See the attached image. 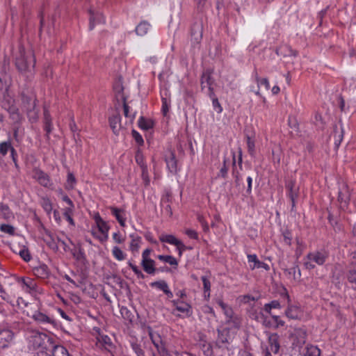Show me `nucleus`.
I'll return each instance as SVG.
<instances>
[{
	"mask_svg": "<svg viewBox=\"0 0 356 356\" xmlns=\"http://www.w3.org/2000/svg\"><path fill=\"white\" fill-rule=\"evenodd\" d=\"M35 65V57L32 50L20 49L15 59V66L18 71L24 74H32Z\"/></svg>",
	"mask_w": 356,
	"mask_h": 356,
	"instance_id": "1",
	"label": "nucleus"
},
{
	"mask_svg": "<svg viewBox=\"0 0 356 356\" xmlns=\"http://www.w3.org/2000/svg\"><path fill=\"white\" fill-rule=\"evenodd\" d=\"M329 257V253L325 250H315L309 252L304 261V266L307 270H313L316 265L323 266Z\"/></svg>",
	"mask_w": 356,
	"mask_h": 356,
	"instance_id": "2",
	"label": "nucleus"
},
{
	"mask_svg": "<svg viewBox=\"0 0 356 356\" xmlns=\"http://www.w3.org/2000/svg\"><path fill=\"white\" fill-rule=\"evenodd\" d=\"M92 217L95 222L98 231L101 233V235H97L95 231L92 230V235L101 242L106 241L108 238L110 226L105 220H103L99 212H94Z\"/></svg>",
	"mask_w": 356,
	"mask_h": 356,
	"instance_id": "3",
	"label": "nucleus"
},
{
	"mask_svg": "<svg viewBox=\"0 0 356 356\" xmlns=\"http://www.w3.org/2000/svg\"><path fill=\"white\" fill-rule=\"evenodd\" d=\"M92 330L96 339V346L102 350L112 353L115 350V346L112 342L111 339L108 335L103 334L101 329L98 327H94Z\"/></svg>",
	"mask_w": 356,
	"mask_h": 356,
	"instance_id": "4",
	"label": "nucleus"
},
{
	"mask_svg": "<svg viewBox=\"0 0 356 356\" xmlns=\"http://www.w3.org/2000/svg\"><path fill=\"white\" fill-rule=\"evenodd\" d=\"M18 283L20 284L24 291L29 293L32 296L42 294L44 292L43 289L33 278L29 277H21L18 280Z\"/></svg>",
	"mask_w": 356,
	"mask_h": 356,
	"instance_id": "5",
	"label": "nucleus"
},
{
	"mask_svg": "<svg viewBox=\"0 0 356 356\" xmlns=\"http://www.w3.org/2000/svg\"><path fill=\"white\" fill-rule=\"evenodd\" d=\"M217 302L226 316L227 323L231 324L235 328L240 327L241 323V318L234 314L232 308L225 304L222 300H218Z\"/></svg>",
	"mask_w": 356,
	"mask_h": 356,
	"instance_id": "6",
	"label": "nucleus"
},
{
	"mask_svg": "<svg viewBox=\"0 0 356 356\" xmlns=\"http://www.w3.org/2000/svg\"><path fill=\"white\" fill-rule=\"evenodd\" d=\"M351 192L348 186L342 182L339 184L337 201L339 204V208L342 210L348 209L350 200Z\"/></svg>",
	"mask_w": 356,
	"mask_h": 356,
	"instance_id": "7",
	"label": "nucleus"
},
{
	"mask_svg": "<svg viewBox=\"0 0 356 356\" xmlns=\"http://www.w3.org/2000/svg\"><path fill=\"white\" fill-rule=\"evenodd\" d=\"M31 318L39 325L44 326L50 325L53 327H55L57 325L56 321L53 316L43 312L41 310L34 311Z\"/></svg>",
	"mask_w": 356,
	"mask_h": 356,
	"instance_id": "8",
	"label": "nucleus"
},
{
	"mask_svg": "<svg viewBox=\"0 0 356 356\" xmlns=\"http://www.w3.org/2000/svg\"><path fill=\"white\" fill-rule=\"evenodd\" d=\"M152 249L146 248L142 252L141 266L145 273L154 275L156 272L155 261L150 257Z\"/></svg>",
	"mask_w": 356,
	"mask_h": 356,
	"instance_id": "9",
	"label": "nucleus"
},
{
	"mask_svg": "<svg viewBox=\"0 0 356 356\" xmlns=\"http://www.w3.org/2000/svg\"><path fill=\"white\" fill-rule=\"evenodd\" d=\"M284 291L285 292L284 293L283 296L286 299L288 303L287 308L284 312L285 316L289 319H298L302 314V310L300 307L291 304L290 296L286 289H284Z\"/></svg>",
	"mask_w": 356,
	"mask_h": 356,
	"instance_id": "10",
	"label": "nucleus"
},
{
	"mask_svg": "<svg viewBox=\"0 0 356 356\" xmlns=\"http://www.w3.org/2000/svg\"><path fill=\"white\" fill-rule=\"evenodd\" d=\"M171 303L172 306L175 307V309L172 312V314H176L175 311H177L180 314L188 317L191 316L193 314V309L191 305L188 302H185L184 300H171Z\"/></svg>",
	"mask_w": 356,
	"mask_h": 356,
	"instance_id": "11",
	"label": "nucleus"
},
{
	"mask_svg": "<svg viewBox=\"0 0 356 356\" xmlns=\"http://www.w3.org/2000/svg\"><path fill=\"white\" fill-rule=\"evenodd\" d=\"M15 334L12 330L3 327L0 328V350L8 348L14 341Z\"/></svg>",
	"mask_w": 356,
	"mask_h": 356,
	"instance_id": "12",
	"label": "nucleus"
},
{
	"mask_svg": "<svg viewBox=\"0 0 356 356\" xmlns=\"http://www.w3.org/2000/svg\"><path fill=\"white\" fill-rule=\"evenodd\" d=\"M213 83L214 80L212 78V71L210 70H207L206 71L203 72L201 76V89L202 90H204L206 88H207L209 96H213Z\"/></svg>",
	"mask_w": 356,
	"mask_h": 356,
	"instance_id": "13",
	"label": "nucleus"
},
{
	"mask_svg": "<svg viewBox=\"0 0 356 356\" xmlns=\"http://www.w3.org/2000/svg\"><path fill=\"white\" fill-rule=\"evenodd\" d=\"M33 173V178L37 180L41 186L45 188H50L53 185L49 176L41 169L34 168Z\"/></svg>",
	"mask_w": 356,
	"mask_h": 356,
	"instance_id": "14",
	"label": "nucleus"
},
{
	"mask_svg": "<svg viewBox=\"0 0 356 356\" xmlns=\"http://www.w3.org/2000/svg\"><path fill=\"white\" fill-rule=\"evenodd\" d=\"M9 65V61L6 58L3 60V64L0 72V91H8L11 86V79L6 73V67Z\"/></svg>",
	"mask_w": 356,
	"mask_h": 356,
	"instance_id": "15",
	"label": "nucleus"
},
{
	"mask_svg": "<svg viewBox=\"0 0 356 356\" xmlns=\"http://www.w3.org/2000/svg\"><path fill=\"white\" fill-rule=\"evenodd\" d=\"M111 214L115 218L121 227L126 226L127 211L124 209L115 207H109Z\"/></svg>",
	"mask_w": 356,
	"mask_h": 356,
	"instance_id": "16",
	"label": "nucleus"
},
{
	"mask_svg": "<svg viewBox=\"0 0 356 356\" xmlns=\"http://www.w3.org/2000/svg\"><path fill=\"white\" fill-rule=\"evenodd\" d=\"M268 346L266 348L272 351L274 354L279 353L280 345V336L277 333H267Z\"/></svg>",
	"mask_w": 356,
	"mask_h": 356,
	"instance_id": "17",
	"label": "nucleus"
},
{
	"mask_svg": "<svg viewBox=\"0 0 356 356\" xmlns=\"http://www.w3.org/2000/svg\"><path fill=\"white\" fill-rule=\"evenodd\" d=\"M202 25L201 23L195 22L193 24L191 29V42L194 44H199L202 38Z\"/></svg>",
	"mask_w": 356,
	"mask_h": 356,
	"instance_id": "18",
	"label": "nucleus"
},
{
	"mask_svg": "<svg viewBox=\"0 0 356 356\" xmlns=\"http://www.w3.org/2000/svg\"><path fill=\"white\" fill-rule=\"evenodd\" d=\"M90 13V18H89V30L92 31L94 29L95 26L97 24H105L106 19L102 13L97 11L95 12L92 10L89 11Z\"/></svg>",
	"mask_w": 356,
	"mask_h": 356,
	"instance_id": "19",
	"label": "nucleus"
},
{
	"mask_svg": "<svg viewBox=\"0 0 356 356\" xmlns=\"http://www.w3.org/2000/svg\"><path fill=\"white\" fill-rule=\"evenodd\" d=\"M247 258L251 270H254L256 268H263L266 271L270 270L269 265L265 262L259 261L257 254H248Z\"/></svg>",
	"mask_w": 356,
	"mask_h": 356,
	"instance_id": "20",
	"label": "nucleus"
},
{
	"mask_svg": "<svg viewBox=\"0 0 356 356\" xmlns=\"http://www.w3.org/2000/svg\"><path fill=\"white\" fill-rule=\"evenodd\" d=\"M45 236L43 238V241L45 242L47 245L54 252H57L59 250L58 238L56 237L51 232L47 229L44 230Z\"/></svg>",
	"mask_w": 356,
	"mask_h": 356,
	"instance_id": "21",
	"label": "nucleus"
},
{
	"mask_svg": "<svg viewBox=\"0 0 356 356\" xmlns=\"http://www.w3.org/2000/svg\"><path fill=\"white\" fill-rule=\"evenodd\" d=\"M43 124L44 130L46 132L45 136L47 140L50 138V134L52 132L54 127L52 123V118L49 110L47 108H44L43 112Z\"/></svg>",
	"mask_w": 356,
	"mask_h": 356,
	"instance_id": "22",
	"label": "nucleus"
},
{
	"mask_svg": "<svg viewBox=\"0 0 356 356\" xmlns=\"http://www.w3.org/2000/svg\"><path fill=\"white\" fill-rule=\"evenodd\" d=\"M131 241L129 243V250L131 252L134 256H136L140 248L142 243V238L138 234L133 233L129 234Z\"/></svg>",
	"mask_w": 356,
	"mask_h": 356,
	"instance_id": "23",
	"label": "nucleus"
},
{
	"mask_svg": "<svg viewBox=\"0 0 356 356\" xmlns=\"http://www.w3.org/2000/svg\"><path fill=\"white\" fill-rule=\"evenodd\" d=\"M171 200L170 193L167 192L165 195L161 197V211L168 217H171L172 216V210L171 206L170 204Z\"/></svg>",
	"mask_w": 356,
	"mask_h": 356,
	"instance_id": "24",
	"label": "nucleus"
},
{
	"mask_svg": "<svg viewBox=\"0 0 356 356\" xmlns=\"http://www.w3.org/2000/svg\"><path fill=\"white\" fill-rule=\"evenodd\" d=\"M147 330L152 342L153 343L157 350L159 352L164 350V346L161 340V336L158 333L154 332L152 328L150 326H148Z\"/></svg>",
	"mask_w": 356,
	"mask_h": 356,
	"instance_id": "25",
	"label": "nucleus"
},
{
	"mask_svg": "<svg viewBox=\"0 0 356 356\" xmlns=\"http://www.w3.org/2000/svg\"><path fill=\"white\" fill-rule=\"evenodd\" d=\"M34 275L42 280L48 279L51 275V271L49 267L44 264H40L33 268Z\"/></svg>",
	"mask_w": 356,
	"mask_h": 356,
	"instance_id": "26",
	"label": "nucleus"
},
{
	"mask_svg": "<svg viewBox=\"0 0 356 356\" xmlns=\"http://www.w3.org/2000/svg\"><path fill=\"white\" fill-rule=\"evenodd\" d=\"M295 340L297 346H302L307 341V333L304 327H298L294 329Z\"/></svg>",
	"mask_w": 356,
	"mask_h": 356,
	"instance_id": "27",
	"label": "nucleus"
},
{
	"mask_svg": "<svg viewBox=\"0 0 356 356\" xmlns=\"http://www.w3.org/2000/svg\"><path fill=\"white\" fill-rule=\"evenodd\" d=\"M275 53L278 56H282L283 57H287V56L296 57L298 54V53L296 50L293 49L292 47L288 44L281 45L279 48H277L276 49Z\"/></svg>",
	"mask_w": 356,
	"mask_h": 356,
	"instance_id": "28",
	"label": "nucleus"
},
{
	"mask_svg": "<svg viewBox=\"0 0 356 356\" xmlns=\"http://www.w3.org/2000/svg\"><path fill=\"white\" fill-rule=\"evenodd\" d=\"M150 286L162 291L167 296L168 298H172L173 297V293L165 280L153 282L150 284Z\"/></svg>",
	"mask_w": 356,
	"mask_h": 356,
	"instance_id": "29",
	"label": "nucleus"
},
{
	"mask_svg": "<svg viewBox=\"0 0 356 356\" xmlns=\"http://www.w3.org/2000/svg\"><path fill=\"white\" fill-rule=\"evenodd\" d=\"M109 124L115 134H118V131L120 129L121 117L119 113H116L111 116L108 119Z\"/></svg>",
	"mask_w": 356,
	"mask_h": 356,
	"instance_id": "30",
	"label": "nucleus"
},
{
	"mask_svg": "<svg viewBox=\"0 0 356 356\" xmlns=\"http://www.w3.org/2000/svg\"><path fill=\"white\" fill-rule=\"evenodd\" d=\"M167 168L171 173H176L177 171V161L174 152H170V155L165 159Z\"/></svg>",
	"mask_w": 356,
	"mask_h": 356,
	"instance_id": "31",
	"label": "nucleus"
},
{
	"mask_svg": "<svg viewBox=\"0 0 356 356\" xmlns=\"http://www.w3.org/2000/svg\"><path fill=\"white\" fill-rule=\"evenodd\" d=\"M199 346L205 356L213 355V348L210 343H208L205 339L204 337L202 336L199 340Z\"/></svg>",
	"mask_w": 356,
	"mask_h": 356,
	"instance_id": "32",
	"label": "nucleus"
},
{
	"mask_svg": "<svg viewBox=\"0 0 356 356\" xmlns=\"http://www.w3.org/2000/svg\"><path fill=\"white\" fill-rule=\"evenodd\" d=\"M150 24L145 20L141 21L136 27L135 31L139 36L146 35L150 29Z\"/></svg>",
	"mask_w": 356,
	"mask_h": 356,
	"instance_id": "33",
	"label": "nucleus"
},
{
	"mask_svg": "<svg viewBox=\"0 0 356 356\" xmlns=\"http://www.w3.org/2000/svg\"><path fill=\"white\" fill-rule=\"evenodd\" d=\"M286 188L289 191V197L290 200H291V207L293 209L296 206V200L298 197V193L294 189L295 183L293 181H290L289 183H288L286 184Z\"/></svg>",
	"mask_w": 356,
	"mask_h": 356,
	"instance_id": "34",
	"label": "nucleus"
},
{
	"mask_svg": "<svg viewBox=\"0 0 356 356\" xmlns=\"http://www.w3.org/2000/svg\"><path fill=\"white\" fill-rule=\"evenodd\" d=\"M159 240L162 243H169L175 246H177L180 241V240L177 238L174 235L165 234H162L159 236Z\"/></svg>",
	"mask_w": 356,
	"mask_h": 356,
	"instance_id": "35",
	"label": "nucleus"
},
{
	"mask_svg": "<svg viewBox=\"0 0 356 356\" xmlns=\"http://www.w3.org/2000/svg\"><path fill=\"white\" fill-rule=\"evenodd\" d=\"M50 354L51 356H71L67 348L61 345L54 346Z\"/></svg>",
	"mask_w": 356,
	"mask_h": 356,
	"instance_id": "36",
	"label": "nucleus"
},
{
	"mask_svg": "<svg viewBox=\"0 0 356 356\" xmlns=\"http://www.w3.org/2000/svg\"><path fill=\"white\" fill-rule=\"evenodd\" d=\"M232 164H233V170H232V175L234 178V181L236 184V186H238L241 184L242 181V177L241 176L238 171L235 170L236 167V153L235 152H232Z\"/></svg>",
	"mask_w": 356,
	"mask_h": 356,
	"instance_id": "37",
	"label": "nucleus"
},
{
	"mask_svg": "<svg viewBox=\"0 0 356 356\" xmlns=\"http://www.w3.org/2000/svg\"><path fill=\"white\" fill-rule=\"evenodd\" d=\"M138 127L143 130H149L154 126L153 121L141 116L138 120Z\"/></svg>",
	"mask_w": 356,
	"mask_h": 356,
	"instance_id": "38",
	"label": "nucleus"
},
{
	"mask_svg": "<svg viewBox=\"0 0 356 356\" xmlns=\"http://www.w3.org/2000/svg\"><path fill=\"white\" fill-rule=\"evenodd\" d=\"M120 312L122 318L127 322L131 323L134 319V315L127 307H121Z\"/></svg>",
	"mask_w": 356,
	"mask_h": 356,
	"instance_id": "39",
	"label": "nucleus"
},
{
	"mask_svg": "<svg viewBox=\"0 0 356 356\" xmlns=\"http://www.w3.org/2000/svg\"><path fill=\"white\" fill-rule=\"evenodd\" d=\"M9 151L10 153L14 152V147H13L10 140L4 141L0 143V154L2 156L6 155Z\"/></svg>",
	"mask_w": 356,
	"mask_h": 356,
	"instance_id": "40",
	"label": "nucleus"
},
{
	"mask_svg": "<svg viewBox=\"0 0 356 356\" xmlns=\"http://www.w3.org/2000/svg\"><path fill=\"white\" fill-rule=\"evenodd\" d=\"M321 349L317 346L308 344L306 346L305 356H321Z\"/></svg>",
	"mask_w": 356,
	"mask_h": 356,
	"instance_id": "41",
	"label": "nucleus"
},
{
	"mask_svg": "<svg viewBox=\"0 0 356 356\" xmlns=\"http://www.w3.org/2000/svg\"><path fill=\"white\" fill-rule=\"evenodd\" d=\"M40 204L48 215H49L51 213L53 210V206L52 202L49 197H42L41 198Z\"/></svg>",
	"mask_w": 356,
	"mask_h": 356,
	"instance_id": "42",
	"label": "nucleus"
},
{
	"mask_svg": "<svg viewBox=\"0 0 356 356\" xmlns=\"http://www.w3.org/2000/svg\"><path fill=\"white\" fill-rule=\"evenodd\" d=\"M254 76L259 88L264 86L267 90L270 89V83L267 78H260L256 70L254 72Z\"/></svg>",
	"mask_w": 356,
	"mask_h": 356,
	"instance_id": "43",
	"label": "nucleus"
},
{
	"mask_svg": "<svg viewBox=\"0 0 356 356\" xmlns=\"http://www.w3.org/2000/svg\"><path fill=\"white\" fill-rule=\"evenodd\" d=\"M112 254L118 261H123L126 259L127 254L118 246H114L112 249Z\"/></svg>",
	"mask_w": 356,
	"mask_h": 356,
	"instance_id": "44",
	"label": "nucleus"
},
{
	"mask_svg": "<svg viewBox=\"0 0 356 356\" xmlns=\"http://www.w3.org/2000/svg\"><path fill=\"white\" fill-rule=\"evenodd\" d=\"M157 258L159 260L168 263L171 266H177L178 265L177 260L172 255L159 254L157 256Z\"/></svg>",
	"mask_w": 356,
	"mask_h": 356,
	"instance_id": "45",
	"label": "nucleus"
},
{
	"mask_svg": "<svg viewBox=\"0 0 356 356\" xmlns=\"http://www.w3.org/2000/svg\"><path fill=\"white\" fill-rule=\"evenodd\" d=\"M281 308H282L281 304L277 300H274L270 301L268 303H266L264 307L265 312H266L268 314L271 313L272 309H281Z\"/></svg>",
	"mask_w": 356,
	"mask_h": 356,
	"instance_id": "46",
	"label": "nucleus"
},
{
	"mask_svg": "<svg viewBox=\"0 0 356 356\" xmlns=\"http://www.w3.org/2000/svg\"><path fill=\"white\" fill-rule=\"evenodd\" d=\"M201 280L203 283L204 297L209 298L211 292V282L207 276H202Z\"/></svg>",
	"mask_w": 356,
	"mask_h": 356,
	"instance_id": "47",
	"label": "nucleus"
},
{
	"mask_svg": "<svg viewBox=\"0 0 356 356\" xmlns=\"http://www.w3.org/2000/svg\"><path fill=\"white\" fill-rule=\"evenodd\" d=\"M346 278L350 284L355 286L353 289L356 290V269H350L346 273Z\"/></svg>",
	"mask_w": 356,
	"mask_h": 356,
	"instance_id": "48",
	"label": "nucleus"
},
{
	"mask_svg": "<svg viewBox=\"0 0 356 356\" xmlns=\"http://www.w3.org/2000/svg\"><path fill=\"white\" fill-rule=\"evenodd\" d=\"M0 211L5 219H9L13 217V212L7 204L0 203Z\"/></svg>",
	"mask_w": 356,
	"mask_h": 356,
	"instance_id": "49",
	"label": "nucleus"
},
{
	"mask_svg": "<svg viewBox=\"0 0 356 356\" xmlns=\"http://www.w3.org/2000/svg\"><path fill=\"white\" fill-rule=\"evenodd\" d=\"M282 236L284 243L288 246H291L292 242V234L291 231L287 229H284L282 231Z\"/></svg>",
	"mask_w": 356,
	"mask_h": 356,
	"instance_id": "50",
	"label": "nucleus"
},
{
	"mask_svg": "<svg viewBox=\"0 0 356 356\" xmlns=\"http://www.w3.org/2000/svg\"><path fill=\"white\" fill-rule=\"evenodd\" d=\"M131 347L133 351L136 353L137 356H145L143 350L141 348L140 344L138 343L136 341H131Z\"/></svg>",
	"mask_w": 356,
	"mask_h": 356,
	"instance_id": "51",
	"label": "nucleus"
},
{
	"mask_svg": "<svg viewBox=\"0 0 356 356\" xmlns=\"http://www.w3.org/2000/svg\"><path fill=\"white\" fill-rule=\"evenodd\" d=\"M76 182V180L74 175H73V173L69 172L67 174V184H66L65 188L68 190L73 189L74 188Z\"/></svg>",
	"mask_w": 356,
	"mask_h": 356,
	"instance_id": "52",
	"label": "nucleus"
},
{
	"mask_svg": "<svg viewBox=\"0 0 356 356\" xmlns=\"http://www.w3.org/2000/svg\"><path fill=\"white\" fill-rule=\"evenodd\" d=\"M127 264L133 270V272L135 273L138 278L143 279L145 277V275L143 273V272L139 269V268L136 265L132 263L131 261H129L127 262Z\"/></svg>",
	"mask_w": 356,
	"mask_h": 356,
	"instance_id": "53",
	"label": "nucleus"
},
{
	"mask_svg": "<svg viewBox=\"0 0 356 356\" xmlns=\"http://www.w3.org/2000/svg\"><path fill=\"white\" fill-rule=\"evenodd\" d=\"M212 100V105L215 111L218 113H220L222 111V107L221 106L218 98L216 97L215 92L213 96H209Z\"/></svg>",
	"mask_w": 356,
	"mask_h": 356,
	"instance_id": "54",
	"label": "nucleus"
},
{
	"mask_svg": "<svg viewBox=\"0 0 356 356\" xmlns=\"http://www.w3.org/2000/svg\"><path fill=\"white\" fill-rule=\"evenodd\" d=\"M247 146L249 154L254 156L255 154V144L254 141L249 136H247Z\"/></svg>",
	"mask_w": 356,
	"mask_h": 356,
	"instance_id": "55",
	"label": "nucleus"
},
{
	"mask_svg": "<svg viewBox=\"0 0 356 356\" xmlns=\"http://www.w3.org/2000/svg\"><path fill=\"white\" fill-rule=\"evenodd\" d=\"M0 230L2 232L8 234L9 235L13 236L15 234V227L13 225L8 224H2L0 226Z\"/></svg>",
	"mask_w": 356,
	"mask_h": 356,
	"instance_id": "56",
	"label": "nucleus"
},
{
	"mask_svg": "<svg viewBox=\"0 0 356 356\" xmlns=\"http://www.w3.org/2000/svg\"><path fill=\"white\" fill-rule=\"evenodd\" d=\"M141 172H142V175H141L142 179H143L145 185L146 186H147L150 184V179L149 177L147 166H143V168L141 169Z\"/></svg>",
	"mask_w": 356,
	"mask_h": 356,
	"instance_id": "57",
	"label": "nucleus"
},
{
	"mask_svg": "<svg viewBox=\"0 0 356 356\" xmlns=\"http://www.w3.org/2000/svg\"><path fill=\"white\" fill-rule=\"evenodd\" d=\"M131 136H132L133 138L135 140L136 143L139 146H143L144 145V140H143L142 136L136 130L133 129L131 131Z\"/></svg>",
	"mask_w": 356,
	"mask_h": 356,
	"instance_id": "58",
	"label": "nucleus"
},
{
	"mask_svg": "<svg viewBox=\"0 0 356 356\" xmlns=\"http://www.w3.org/2000/svg\"><path fill=\"white\" fill-rule=\"evenodd\" d=\"M161 102H162L161 111L164 115H166L169 111L170 102L166 97H162Z\"/></svg>",
	"mask_w": 356,
	"mask_h": 356,
	"instance_id": "59",
	"label": "nucleus"
},
{
	"mask_svg": "<svg viewBox=\"0 0 356 356\" xmlns=\"http://www.w3.org/2000/svg\"><path fill=\"white\" fill-rule=\"evenodd\" d=\"M271 317L274 321L273 328L277 329L279 327H282L285 325V322L282 320L279 316L272 315Z\"/></svg>",
	"mask_w": 356,
	"mask_h": 356,
	"instance_id": "60",
	"label": "nucleus"
},
{
	"mask_svg": "<svg viewBox=\"0 0 356 356\" xmlns=\"http://www.w3.org/2000/svg\"><path fill=\"white\" fill-rule=\"evenodd\" d=\"M19 254L25 261H29L31 259V254L27 248H24L23 249H22L19 251Z\"/></svg>",
	"mask_w": 356,
	"mask_h": 356,
	"instance_id": "61",
	"label": "nucleus"
},
{
	"mask_svg": "<svg viewBox=\"0 0 356 356\" xmlns=\"http://www.w3.org/2000/svg\"><path fill=\"white\" fill-rule=\"evenodd\" d=\"M113 239L118 244H122L125 241V238L122 236L119 231L113 234Z\"/></svg>",
	"mask_w": 356,
	"mask_h": 356,
	"instance_id": "62",
	"label": "nucleus"
},
{
	"mask_svg": "<svg viewBox=\"0 0 356 356\" xmlns=\"http://www.w3.org/2000/svg\"><path fill=\"white\" fill-rule=\"evenodd\" d=\"M334 138H335V140H334L335 147H339V146L340 145V144L343 140V130H341L340 132L335 131Z\"/></svg>",
	"mask_w": 356,
	"mask_h": 356,
	"instance_id": "63",
	"label": "nucleus"
},
{
	"mask_svg": "<svg viewBox=\"0 0 356 356\" xmlns=\"http://www.w3.org/2000/svg\"><path fill=\"white\" fill-rule=\"evenodd\" d=\"M177 250H178V254L179 257H181L183 252L186 250H191V247H188L185 245L181 241H179V243L176 246Z\"/></svg>",
	"mask_w": 356,
	"mask_h": 356,
	"instance_id": "64",
	"label": "nucleus"
}]
</instances>
